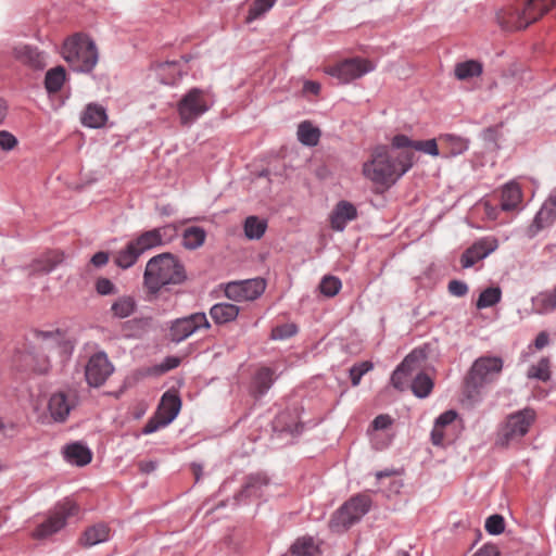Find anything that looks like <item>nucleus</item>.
Wrapping results in <instances>:
<instances>
[{
  "mask_svg": "<svg viewBox=\"0 0 556 556\" xmlns=\"http://www.w3.org/2000/svg\"><path fill=\"white\" fill-rule=\"evenodd\" d=\"M456 418L457 414L454 410H447L437 418L431 432V441L434 445L443 446L454 440Z\"/></svg>",
  "mask_w": 556,
  "mask_h": 556,
  "instance_id": "6ab92c4d",
  "label": "nucleus"
},
{
  "mask_svg": "<svg viewBox=\"0 0 556 556\" xmlns=\"http://www.w3.org/2000/svg\"><path fill=\"white\" fill-rule=\"evenodd\" d=\"M239 307L230 303H217L211 307L210 315L216 324H226L237 318Z\"/></svg>",
  "mask_w": 556,
  "mask_h": 556,
  "instance_id": "2f4dec72",
  "label": "nucleus"
},
{
  "mask_svg": "<svg viewBox=\"0 0 556 556\" xmlns=\"http://www.w3.org/2000/svg\"><path fill=\"white\" fill-rule=\"evenodd\" d=\"M473 556H500V551L494 544H485Z\"/></svg>",
  "mask_w": 556,
  "mask_h": 556,
  "instance_id": "052dcab7",
  "label": "nucleus"
},
{
  "mask_svg": "<svg viewBox=\"0 0 556 556\" xmlns=\"http://www.w3.org/2000/svg\"><path fill=\"white\" fill-rule=\"evenodd\" d=\"M13 53L17 60L33 67H42L46 64L43 54L34 47L18 45L14 47Z\"/></svg>",
  "mask_w": 556,
  "mask_h": 556,
  "instance_id": "cd10ccee",
  "label": "nucleus"
},
{
  "mask_svg": "<svg viewBox=\"0 0 556 556\" xmlns=\"http://www.w3.org/2000/svg\"><path fill=\"white\" fill-rule=\"evenodd\" d=\"M296 333V326L294 324H283L275 327L271 330V338L274 340H285Z\"/></svg>",
  "mask_w": 556,
  "mask_h": 556,
  "instance_id": "603ef678",
  "label": "nucleus"
},
{
  "mask_svg": "<svg viewBox=\"0 0 556 556\" xmlns=\"http://www.w3.org/2000/svg\"><path fill=\"white\" fill-rule=\"evenodd\" d=\"M96 290L100 295H110L117 293V288L108 278H99L96 281Z\"/></svg>",
  "mask_w": 556,
  "mask_h": 556,
  "instance_id": "6e6d98bb",
  "label": "nucleus"
},
{
  "mask_svg": "<svg viewBox=\"0 0 556 556\" xmlns=\"http://www.w3.org/2000/svg\"><path fill=\"white\" fill-rule=\"evenodd\" d=\"M210 323L204 313H195L188 317L177 319L170 327V338L180 342L201 328H208Z\"/></svg>",
  "mask_w": 556,
  "mask_h": 556,
  "instance_id": "a211bd4d",
  "label": "nucleus"
},
{
  "mask_svg": "<svg viewBox=\"0 0 556 556\" xmlns=\"http://www.w3.org/2000/svg\"><path fill=\"white\" fill-rule=\"evenodd\" d=\"M424 358L425 354L421 351L415 350L408 354L392 374L391 382L393 387L399 390L405 389L415 371L420 368Z\"/></svg>",
  "mask_w": 556,
  "mask_h": 556,
  "instance_id": "f3484780",
  "label": "nucleus"
},
{
  "mask_svg": "<svg viewBox=\"0 0 556 556\" xmlns=\"http://www.w3.org/2000/svg\"><path fill=\"white\" fill-rule=\"evenodd\" d=\"M7 111H8L7 103L2 99H0V125L2 124V122L4 121V118L7 116Z\"/></svg>",
  "mask_w": 556,
  "mask_h": 556,
  "instance_id": "774afa93",
  "label": "nucleus"
},
{
  "mask_svg": "<svg viewBox=\"0 0 556 556\" xmlns=\"http://www.w3.org/2000/svg\"><path fill=\"white\" fill-rule=\"evenodd\" d=\"M64 60L78 72H90L98 63V50L86 35L76 34L67 38L62 48Z\"/></svg>",
  "mask_w": 556,
  "mask_h": 556,
  "instance_id": "423d86ee",
  "label": "nucleus"
},
{
  "mask_svg": "<svg viewBox=\"0 0 556 556\" xmlns=\"http://www.w3.org/2000/svg\"><path fill=\"white\" fill-rule=\"evenodd\" d=\"M80 121L89 128L103 127L108 121L105 109L97 103H89L81 113Z\"/></svg>",
  "mask_w": 556,
  "mask_h": 556,
  "instance_id": "393cba45",
  "label": "nucleus"
},
{
  "mask_svg": "<svg viewBox=\"0 0 556 556\" xmlns=\"http://www.w3.org/2000/svg\"><path fill=\"white\" fill-rule=\"evenodd\" d=\"M377 480L380 482V490L388 496L399 494L403 488V480L391 476L389 472H377Z\"/></svg>",
  "mask_w": 556,
  "mask_h": 556,
  "instance_id": "58836bf2",
  "label": "nucleus"
},
{
  "mask_svg": "<svg viewBox=\"0 0 556 556\" xmlns=\"http://www.w3.org/2000/svg\"><path fill=\"white\" fill-rule=\"evenodd\" d=\"M556 220V189L551 192L541 210L535 215L533 227L534 232L552 225Z\"/></svg>",
  "mask_w": 556,
  "mask_h": 556,
  "instance_id": "b1692460",
  "label": "nucleus"
},
{
  "mask_svg": "<svg viewBox=\"0 0 556 556\" xmlns=\"http://www.w3.org/2000/svg\"><path fill=\"white\" fill-rule=\"evenodd\" d=\"M114 368L104 352L93 354L85 368L86 380L91 387L102 386L112 375Z\"/></svg>",
  "mask_w": 556,
  "mask_h": 556,
  "instance_id": "dca6fc26",
  "label": "nucleus"
},
{
  "mask_svg": "<svg viewBox=\"0 0 556 556\" xmlns=\"http://www.w3.org/2000/svg\"><path fill=\"white\" fill-rule=\"evenodd\" d=\"M267 229V220L258 216H248L243 223L244 236L249 240L261 239Z\"/></svg>",
  "mask_w": 556,
  "mask_h": 556,
  "instance_id": "72a5a7b5",
  "label": "nucleus"
},
{
  "mask_svg": "<svg viewBox=\"0 0 556 556\" xmlns=\"http://www.w3.org/2000/svg\"><path fill=\"white\" fill-rule=\"evenodd\" d=\"M143 279L148 290L156 293L164 286L181 282L185 279V273L174 255L164 253L152 257L147 263Z\"/></svg>",
  "mask_w": 556,
  "mask_h": 556,
  "instance_id": "20e7f679",
  "label": "nucleus"
},
{
  "mask_svg": "<svg viewBox=\"0 0 556 556\" xmlns=\"http://www.w3.org/2000/svg\"><path fill=\"white\" fill-rule=\"evenodd\" d=\"M63 261V254L58 251L49 252L41 258L35 260L28 268L29 275H43L54 269Z\"/></svg>",
  "mask_w": 556,
  "mask_h": 556,
  "instance_id": "a878e982",
  "label": "nucleus"
},
{
  "mask_svg": "<svg viewBox=\"0 0 556 556\" xmlns=\"http://www.w3.org/2000/svg\"><path fill=\"white\" fill-rule=\"evenodd\" d=\"M374 70L375 64L371 61L363 58H351L327 65L324 71L341 84H348Z\"/></svg>",
  "mask_w": 556,
  "mask_h": 556,
  "instance_id": "9b49d317",
  "label": "nucleus"
},
{
  "mask_svg": "<svg viewBox=\"0 0 556 556\" xmlns=\"http://www.w3.org/2000/svg\"><path fill=\"white\" fill-rule=\"evenodd\" d=\"M65 459L77 466H85L91 460V452L81 443L75 442L68 444L63 450Z\"/></svg>",
  "mask_w": 556,
  "mask_h": 556,
  "instance_id": "c85d7f7f",
  "label": "nucleus"
},
{
  "mask_svg": "<svg viewBox=\"0 0 556 556\" xmlns=\"http://www.w3.org/2000/svg\"><path fill=\"white\" fill-rule=\"evenodd\" d=\"M357 217L355 205L349 201H339L329 215L330 227L336 231H343L348 223Z\"/></svg>",
  "mask_w": 556,
  "mask_h": 556,
  "instance_id": "4be33fe9",
  "label": "nucleus"
},
{
  "mask_svg": "<svg viewBox=\"0 0 556 556\" xmlns=\"http://www.w3.org/2000/svg\"><path fill=\"white\" fill-rule=\"evenodd\" d=\"M78 511L79 508L74 501L65 498L59 502L33 531V538L42 540L53 535L65 527L70 518L77 516Z\"/></svg>",
  "mask_w": 556,
  "mask_h": 556,
  "instance_id": "1a4fd4ad",
  "label": "nucleus"
},
{
  "mask_svg": "<svg viewBox=\"0 0 556 556\" xmlns=\"http://www.w3.org/2000/svg\"><path fill=\"white\" fill-rule=\"evenodd\" d=\"M371 501L367 495H356L345 502L332 516L329 528L342 533L358 522L369 510Z\"/></svg>",
  "mask_w": 556,
  "mask_h": 556,
  "instance_id": "0eeeda50",
  "label": "nucleus"
},
{
  "mask_svg": "<svg viewBox=\"0 0 556 556\" xmlns=\"http://www.w3.org/2000/svg\"><path fill=\"white\" fill-rule=\"evenodd\" d=\"M160 70H163V71L169 70V71L176 73L178 71V66L175 62H167V63L160 65Z\"/></svg>",
  "mask_w": 556,
  "mask_h": 556,
  "instance_id": "338daca9",
  "label": "nucleus"
},
{
  "mask_svg": "<svg viewBox=\"0 0 556 556\" xmlns=\"http://www.w3.org/2000/svg\"><path fill=\"white\" fill-rule=\"evenodd\" d=\"M156 468V464L154 462H143L140 464V469L144 472H151Z\"/></svg>",
  "mask_w": 556,
  "mask_h": 556,
  "instance_id": "69168bd1",
  "label": "nucleus"
},
{
  "mask_svg": "<svg viewBox=\"0 0 556 556\" xmlns=\"http://www.w3.org/2000/svg\"><path fill=\"white\" fill-rule=\"evenodd\" d=\"M138 249L143 253L144 251L161 245L160 233L155 230H148L132 240Z\"/></svg>",
  "mask_w": 556,
  "mask_h": 556,
  "instance_id": "a18cd8bd",
  "label": "nucleus"
},
{
  "mask_svg": "<svg viewBox=\"0 0 556 556\" xmlns=\"http://www.w3.org/2000/svg\"><path fill=\"white\" fill-rule=\"evenodd\" d=\"M17 146V139L7 130H0V150L11 151Z\"/></svg>",
  "mask_w": 556,
  "mask_h": 556,
  "instance_id": "4d7b16f0",
  "label": "nucleus"
},
{
  "mask_svg": "<svg viewBox=\"0 0 556 556\" xmlns=\"http://www.w3.org/2000/svg\"><path fill=\"white\" fill-rule=\"evenodd\" d=\"M265 281L260 278L229 282L225 295L232 301L243 302L257 299L265 290Z\"/></svg>",
  "mask_w": 556,
  "mask_h": 556,
  "instance_id": "2eb2a0df",
  "label": "nucleus"
},
{
  "mask_svg": "<svg viewBox=\"0 0 556 556\" xmlns=\"http://www.w3.org/2000/svg\"><path fill=\"white\" fill-rule=\"evenodd\" d=\"M548 344V333L545 332V331H542L540 332L535 340H534V346L538 349V350H541L543 349L544 346H546Z\"/></svg>",
  "mask_w": 556,
  "mask_h": 556,
  "instance_id": "0e129e2a",
  "label": "nucleus"
},
{
  "mask_svg": "<svg viewBox=\"0 0 556 556\" xmlns=\"http://www.w3.org/2000/svg\"><path fill=\"white\" fill-rule=\"evenodd\" d=\"M181 407L179 396L172 391L163 394L155 416L150 419L144 426L142 432L150 434L157 431L160 428L169 425L178 415Z\"/></svg>",
  "mask_w": 556,
  "mask_h": 556,
  "instance_id": "ddd939ff",
  "label": "nucleus"
},
{
  "mask_svg": "<svg viewBox=\"0 0 556 556\" xmlns=\"http://www.w3.org/2000/svg\"><path fill=\"white\" fill-rule=\"evenodd\" d=\"M274 371L268 367L260 368L252 382V391L256 395H263L274 382Z\"/></svg>",
  "mask_w": 556,
  "mask_h": 556,
  "instance_id": "e433bc0d",
  "label": "nucleus"
},
{
  "mask_svg": "<svg viewBox=\"0 0 556 556\" xmlns=\"http://www.w3.org/2000/svg\"><path fill=\"white\" fill-rule=\"evenodd\" d=\"M392 148L401 151L409 150L414 154L415 151H419L431 156L440 155L437 139L412 140L406 135L399 134L392 138Z\"/></svg>",
  "mask_w": 556,
  "mask_h": 556,
  "instance_id": "412c9836",
  "label": "nucleus"
},
{
  "mask_svg": "<svg viewBox=\"0 0 556 556\" xmlns=\"http://www.w3.org/2000/svg\"><path fill=\"white\" fill-rule=\"evenodd\" d=\"M160 233L161 244L172 241L178 233V226L176 224H169L161 228H155Z\"/></svg>",
  "mask_w": 556,
  "mask_h": 556,
  "instance_id": "5fc2aeb1",
  "label": "nucleus"
},
{
  "mask_svg": "<svg viewBox=\"0 0 556 556\" xmlns=\"http://www.w3.org/2000/svg\"><path fill=\"white\" fill-rule=\"evenodd\" d=\"M289 551L293 556H317L320 552L319 544L309 535L298 538Z\"/></svg>",
  "mask_w": 556,
  "mask_h": 556,
  "instance_id": "c756f323",
  "label": "nucleus"
},
{
  "mask_svg": "<svg viewBox=\"0 0 556 556\" xmlns=\"http://www.w3.org/2000/svg\"><path fill=\"white\" fill-rule=\"evenodd\" d=\"M505 529L504 518L500 515H492L485 521V530L493 535L501 534Z\"/></svg>",
  "mask_w": 556,
  "mask_h": 556,
  "instance_id": "864d4df0",
  "label": "nucleus"
},
{
  "mask_svg": "<svg viewBox=\"0 0 556 556\" xmlns=\"http://www.w3.org/2000/svg\"><path fill=\"white\" fill-rule=\"evenodd\" d=\"M454 73L457 79L468 80L481 75L482 65L475 60L459 62L455 65Z\"/></svg>",
  "mask_w": 556,
  "mask_h": 556,
  "instance_id": "4c0bfd02",
  "label": "nucleus"
},
{
  "mask_svg": "<svg viewBox=\"0 0 556 556\" xmlns=\"http://www.w3.org/2000/svg\"><path fill=\"white\" fill-rule=\"evenodd\" d=\"M276 2L277 0H254L250 7L247 16V22L251 23L260 18L262 15L268 12L275 5Z\"/></svg>",
  "mask_w": 556,
  "mask_h": 556,
  "instance_id": "de8ad7c7",
  "label": "nucleus"
},
{
  "mask_svg": "<svg viewBox=\"0 0 556 556\" xmlns=\"http://www.w3.org/2000/svg\"><path fill=\"white\" fill-rule=\"evenodd\" d=\"M371 369H372V364L370 362H362L359 364L354 365L350 369V378H351L352 384L354 387L358 386L362 380V377Z\"/></svg>",
  "mask_w": 556,
  "mask_h": 556,
  "instance_id": "3c124183",
  "label": "nucleus"
},
{
  "mask_svg": "<svg viewBox=\"0 0 556 556\" xmlns=\"http://www.w3.org/2000/svg\"><path fill=\"white\" fill-rule=\"evenodd\" d=\"M498 247L497 239L494 237H485L476 241L462 255L460 263L465 268L473 266L479 261L485 258Z\"/></svg>",
  "mask_w": 556,
  "mask_h": 556,
  "instance_id": "aec40b11",
  "label": "nucleus"
},
{
  "mask_svg": "<svg viewBox=\"0 0 556 556\" xmlns=\"http://www.w3.org/2000/svg\"><path fill=\"white\" fill-rule=\"evenodd\" d=\"M66 80V72L64 67L56 66L51 68L46 74L45 86L49 93H54L61 90Z\"/></svg>",
  "mask_w": 556,
  "mask_h": 556,
  "instance_id": "79ce46f5",
  "label": "nucleus"
},
{
  "mask_svg": "<svg viewBox=\"0 0 556 556\" xmlns=\"http://www.w3.org/2000/svg\"><path fill=\"white\" fill-rule=\"evenodd\" d=\"M320 91V84L316 81L307 80L304 83L303 92L318 94Z\"/></svg>",
  "mask_w": 556,
  "mask_h": 556,
  "instance_id": "e2e57ef3",
  "label": "nucleus"
},
{
  "mask_svg": "<svg viewBox=\"0 0 556 556\" xmlns=\"http://www.w3.org/2000/svg\"><path fill=\"white\" fill-rule=\"evenodd\" d=\"M206 232L198 226L188 227L182 233V244L186 249L194 250L203 245Z\"/></svg>",
  "mask_w": 556,
  "mask_h": 556,
  "instance_id": "a19ab883",
  "label": "nucleus"
},
{
  "mask_svg": "<svg viewBox=\"0 0 556 556\" xmlns=\"http://www.w3.org/2000/svg\"><path fill=\"white\" fill-rule=\"evenodd\" d=\"M141 254V251L131 240L124 249L116 253L115 264L121 268H129L137 262Z\"/></svg>",
  "mask_w": 556,
  "mask_h": 556,
  "instance_id": "f704fd0d",
  "label": "nucleus"
},
{
  "mask_svg": "<svg viewBox=\"0 0 556 556\" xmlns=\"http://www.w3.org/2000/svg\"><path fill=\"white\" fill-rule=\"evenodd\" d=\"M268 483L265 476L256 475L248 478L243 490L240 493V498L261 497L263 495V488Z\"/></svg>",
  "mask_w": 556,
  "mask_h": 556,
  "instance_id": "c9c22d12",
  "label": "nucleus"
},
{
  "mask_svg": "<svg viewBox=\"0 0 556 556\" xmlns=\"http://www.w3.org/2000/svg\"><path fill=\"white\" fill-rule=\"evenodd\" d=\"M438 140L444 151L443 155L446 157L463 154L469 146L467 139L451 134L441 135Z\"/></svg>",
  "mask_w": 556,
  "mask_h": 556,
  "instance_id": "bb28decb",
  "label": "nucleus"
},
{
  "mask_svg": "<svg viewBox=\"0 0 556 556\" xmlns=\"http://www.w3.org/2000/svg\"><path fill=\"white\" fill-rule=\"evenodd\" d=\"M180 357H177V356H169L167 358L164 359V362H162L157 368H159V371L160 372H165V371H168L170 369H174L176 367L179 366L180 364Z\"/></svg>",
  "mask_w": 556,
  "mask_h": 556,
  "instance_id": "bf43d9fd",
  "label": "nucleus"
},
{
  "mask_svg": "<svg viewBox=\"0 0 556 556\" xmlns=\"http://www.w3.org/2000/svg\"><path fill=\"white\" fill-rule=\"evenodd\" d=\"M556 308V288L544 291L532 298V311L535 314H547Z\"/></svg>",
  "mask_w": 556,
  "mask_h": 556,
  "instance_id": "7c9ffc66",
  "label": "nucleus"
},
{
  "mask_svg": "<svg viewBox=\"0 0 556 556\" xmlns=\"http://www.w3.org/2000/svg\"><path fill=\"white\" fill-rule=\"evenodd\" d=\"M549 362L547 358H542L536 365H533L529 371V378H535L542 381H546L549 379Z\"/></svg>",
  "mask_w": 556,
  "mask_h": 556,
  "instance_id": "8fccbe9b",
  "label": "nucleus"
},
{
  "mask_svg": "<svg viewBox=\"0 0 556 556\" xmlns=\"http://www.w3.org/2000/svg\"><path fill=\"white\" fill-rule=\"evenodd\" d=\"M502 291L498 287H490L483 290L480 293V296L477 301L478 308H486L495 305L501 301Z\"/></svg>",
  "mask_w": 556,
  "mask_h": 556,
  "instance_id": "49530a36",
  "label": "nucleus"
},
{
  "mask_svg": "<svg viewBox=\"0 0 556 556\" xmlns=\"http://www.w3.org/2000/svg\"><path fill=\"white\" fill-rule=\"evenodd\" d=\"M110 538V529L104 523H97L88 528L83 536L80 543L85 546H93L96 544L105 542Z\"/></svg>",
  "mask_w": 556,
  "mask_h": 556,
  "instance_id": "473e14b6",
  "label": "nucleus"
},
{
  "mask_svg": "<svg viewBox=\"0 0 556 556\" xmlns=\"http://www.w3.org/2000/svg\"><path fill=\"white\" fill-rule=\"evenodd\" d=\"M416 155L409 150H397L388 146L372 149L370 159L363 164V175L371 182L390 187L414 165Z\"/></svg>",
  "mask_w": 556,
  "mask_h": 556,
  "instance_id": "f257e3e1",
  "label": "nucleus"
},
{
  "mask_svg": "<svg viewBox=\"0 0 556 556\" xmlns=\"http://www.w3.org/2000/svg\"><path fill=\"white\" fill-rule=\"evenodd\" d=\"M522 208V191L516 181L504 185L500 191V206L490 200L475 205V212L490 222H503L502 213H516Z\"/></svg>",
  "mask_w": 556,
  "mask_h": 556,
  "instance_id": "39448f33",
  "label": "nucleus"
},
{
  "mask_svg": "<svg viewBox=\"0 0 556 556\" xmlns=\"http://www.w3.org/2000/svg\"><path fill=\"white\" fill-rule=\"evenodd\" d=\"M412 390L418 397H427L433 388L432 379L426 374H418L412 381Z\"/></svg>",
  "mask_w": 556,
  "mask_h": 556,
  "instance_id": "c03bdc74",
  "label": "nucleus"
},
{
  "mask_svg": "<svg viewBox=\"0 0 556 556\" xmlns=\"http://www.w3.org/2000/svg\"><path fill=\"white\" fill-rule=\"evenodd\" d=\"M320 137V131L309 122H303L298 128V138L305 146H316Z\"/></svg>",
  "mask_w": 556,
  "mask_h": 556,
  "instance_id": "37998d69",
  "label": "nucleus"
},
{
  "mask_svg": "<svg viewBox=\"0 0 556 556\" xmlns=\"http://www.w3.org/2000/svg\"><path fill=\"white\" fill-rule=\"evenodd\" d=\"M503 369V359L498 356H481L476 359L470 368L468 383L475 388H481L495 381Z\"/></svg>",
  "mask_w": 556,
  "mask_h": 556,
  "instance_id": "f8f14e48",
  "label": "nucleus"
},
{
  "mask_svg": "<svg viewBox=\"0 0 556 556\" xmlns=\"http://www.w3.org/2000/svg\"><path fill=\"white\" fill-rule=\"evenodd\" d=\"M341 281L334 276H325L320 281V292L326 296L336 295L341 289Z\"/></svg>",
  "mask_w": 556,
  "mask_h": 556,
  "instance_id": "09e8293b",
  "label": "nucleus"
},
{
  "mask_svg": "<svg viewBox=\"0 0 556 556\" xmlns=\"http://www.w3.org/2000/svg\"><path fill=\"white\" fill-rule=\"evenodd\" d=\"M78 396L75 390H58L50 394L47 400L49 418L54 422H64L72 409L76 407Z\"/></svg>",
  "mask_w": 556,
  "mask_h": 556,
  "instance_id": "4468645a",
  "label": "nucleus"
},
{
  "mask_svg": "<svg viewBox=\"0 0 556 556\" xmlns=\"http://www.w3.org/2000/svg\"><path fill=\"white\" fill-rule=\"evenodd\" d=\"M108 262H109V254L105 252H98L91 258V263L97 267H101V266L105 265Z\"/></svg>",
  "mask_w": 556,
  "mask_h": 556,
  "instance_id": "680f3d73",
  "label": "nucleus"
},
{
  "mask_svg": "<svg viewBox=\"0 0 556 556\" xmlns=\"http://www.w3.org/2000/svg\"><path fill=\"white\" fill-rule=\"evenodd\" d=\"M392 418L389 415L377 416L371 424L370 438L375 448L382 450L391 442V435L384 433L390 428Z\"/></svg>",
  "mask_w": 556,
  "mask_h": 556,
  "instance_id": "5701e85b",
  "label": "nucleus"
},
{
  "mask_svg": "<svg viewBox=\"0 0 556 556\" xmlns=\"http://www.w3.org/2000/svg\"><path fill=\"white\" fill-rule=\"evenodd\" d=\"M214 104V98L207 90L190 89L177 103L181 125L190 126L205 114Z\"/></svg>",
  "mask_w": 556,
  "mask_h": 556,
  "instance_id": "6e6552de",
  "label": "nucleus"
},
{
  "mask_svg": "<svg viewBox=\"0 0 556 556\" xmlns=\"http://www.w3.org/2000/svg\"><path fill=\"white\" fill-rule=\"evenodd\" d=\"M38 341V351L25 355L26 365L38 374H47L51 368L49 356L45 355L46 351H54L61 357H66L73 350V344L66 334L60 330L35 332Z\"/></svg>",
  "mask_w": 556,
  "mask_h": 556,
  "instance_id": "f03ea898",
  "label": "nucleus"
},
{
  "mask_svg": "<svg viewBox=\"0 0 556 556\" xmlns=\"http://www.w3.org/2000/svg\"><path fill=\"white\" fill-rule=\"evenodd\" d=\"M448 291L456 296H463L468 292V287L466 283L458 281V280H452L448 283Z\"/></svg>",
  "mask_w": 556,
  "mask_h": 556,
  "instance_id": "13d9d810",
  "label": "nucleus"
},
{
  "mask_svg": "<svg viewBox=\"0 0 556 556\" xmlns=\"http://www.w3.org/2000/svg\"><path fill=\"white\" fill-rule=\"evenodd\" d=\"M136 306V301L132 296L123 295L113 302L111 312L116 318H127L135 312Z\"/></svg>",
  "mask_w": 556,
  "mask_h": 556,
  "instance_id": "ea45409f",
  "label": "nucleus"
},
{
  "mask_svg": "<svg viewBox=\"0 0 556 556\" xmlns=\"http://www.w3.org/2000/svg\"><path fill=\"white\" fill-rule=\"evenodd\" d=\"M534 419L535 413L531 408L510 414L500 430L497 444L507 446L513 442L519 441L527 434Z\"/></svg>",
  "mask_w": 556,
  "mask_h": 556,
  "instance_id": "9d476101",
  "label": "nucleus"
},
{
  "mask_svg": "<svg viewBox=\"0 0 556 556\" xmlns=\"http://www.w3.org/2000/svg\"><path fill=\"white\" fill-rule=\"evenodd\" d=\"M556 4V0H519L497 13V21L507 30H519L538 21Z\"/></svg>",
  "mask_w": 556,
  "mask_h": 556,
  "instance_id": "7ed1b4c3",
  "label": "nucleus"
}]
</instances>
